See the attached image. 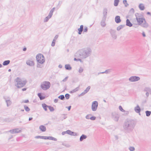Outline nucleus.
<instances>
[{"label":"nucleus","mask_w":151,"mask_h":151,"mask_svg":"<svg viewBox=\"0 0 151 151\" xmlns=\"http://www.w3.org/2000/svg\"><path fill=\"white\" fill-rule=\"evenodd\" d=\"M92 50L89 47H86L79 50L75 54V56L82 59H85L91 54Z\"/></svg>","instance_id":"obj_1"},{"label":"nucleus","mask_w":151,"mask_h":151,"mask_svg":"<svg viewBox=\"0 0 151 151\" xmlns=\"http://www.w3.org/2000/svg\"><path fill=\"white\" fill-rule=\"evenodd\" d=\"M135 124L134 121L133 120H126L124 124V129L127 132L129 133L132 132L134 129Z\"/></svg>","instance_id":"obj_2"},{"label":"nucleus","mask_w":151,"mask_h":151,"mask_svg":"<svg viewBox=\"0 0 151 151\" xmlns=\"http://www.w3.org/2000/svg\"><path fill=\"white\" fill-rule=\"evenodd\" d=\"M135 15L136 17L137 21L139 25L145 28H147L149 26L147 22L144 18H140L138 16L139 14L136 13Z\"/></svg>","instance_id":"obj_3"},{"label":"nucleus","mask_w":151,"mask_h":151,"mask_svg":"<svg viewBox=\"0 0 151 151\" xmlns=\"http://www.w3.org/2000/svg\"><path fill=\"white\" fill-rule=\"evenodd\" d=\"M15 81L16 82L15 85L18 88H21L24 86L27 82L26 80L22 81L18 77L15 79Z\"/></svg>","instance_id":"obj_4"},{"label":"nucleus","mask_w":151,"mask_h":151,"mask_svg":"<svg viewBox=\"0 0 151 151\" xmlns=\"http://www.w3.org/2000/svg\"><path fill=\"white\" fill-rule=\"evenodd\" d=\"M36 59L38 63L42 64L45 62V58L44 55L41 54H39L36 56Z\"/></svg>","instance_id":"obj_5"},{"label":"nucleus","mask_w":151,"mask_h":151,"mask_svg":"<svg viewBox=\"0 0 151 151\" xmlns=\"http://www.w3.org/2000/svg\"><path fill=\"white\" fill-rule=\"evenodd\" d=\"M50 82L47 81H45L43 82L41 85V88L44 90L48 89L50 87Z\"/></svg>","instance_id":"obj_6"},{"label":"nucleus","mask_w":151,"mask_h":151,"mask_svg":"<svg viewBox=\"0 0 151 151\" xmlns=\"http://www.w3.org/2000/svg\"><path fill=\"white\" fill-rule=\"evenodd\" d=\"M55 9V8L53 7L50 11V13L44 19V22H46L48 21L49 19L53 15V13Z\"/></svg>","instance_id":"obj_7"},{"label":"nucleus","mask_w":151,"mask_h":151,"mask_svg":"<svg viewBox=\"0 0 151 151\" xmlns=\"http://www.w3.org/2000/svg\"><path fill=\"white\" fill-rule=\"evenodd\" d=\"M3 98L5 101L7 107H9L11 105L12 102L11 100V98L9 97L4 96Z\"/></svg>","instance_id":"obj_8"},{"label":"nucleus","mask_w":151,"mask_h":151,"mask_svg":"<svg viewBox=\"0 0 151 151\" xmlns=\"http://www.w3.org/2000/svg\"><path fill=\"white\" fill-rule=\"evenodd\" d=\"M98 104V102L96 101H94L93 102L91 106V109L92 111H95L96 110Z\"/></svg>","instance_id":"obj_9"},{"label":"nucleus","mask_w":151,"mask_h":151,"mask_svg":"<svg viewBox=\"0 0 151 151\" xmlns=\"http://www.w3.org/2000/svg\"><path fill=\"white\" fill-rule=\"evenodd\" d=\"M140 79V78L139 77L133 76L130 77L129 79V80L130 82H134L137 81Z\"/></svg>","instance_id":"obj_10"},{"label":"nucleus","mask_w":151,"mask_h":151,"mask_svg":"<svg viewBox=\"0 0 151 151\" xmlns=\"http://www.w3.org/2000/svg\"><path fill=\"white\" fill-rule=\"evenodd\" d=\"M8 132H10L12 134H14L20 132H21V130H19L18 128H16L14 129L10 130Z\"/></svg>","instance_id":"obj_11"},{"label":"nucleus","mask_w":151,"mask_h":151,"mask_svg":"<svg viewBox=\"0 0 151 151\" xmlns=\"http://www.w3.org/2000/svg\"><path fill=\"white\" fill-rule=\"evenodd\" d=\"M116 32V31L115 30L112 29H111L110 31L112 37L114 39H116V35L115 34Z\"/></svg>","instance_id":"obj_12"},{"label":"nucleus","mask_w":151,"mask_h":151,"mask_svg":"<svg viewBox=\"0 0 151 151\" xmlns=\"http://www.w3.org/2000/svg\"><path fill=\"white\" fill-rule=\"evenodd\" d=\"M112 116L114 119L115 121L117 122L118 121L119 118V116L118 114L115 113H113L112 114Z\"/></svg>","instance_id":"obj_13"},{"label":"nucleus","mask_w":151,"mask_h":151,"mask_svg":"<svg viewBox=\"0 0 151 151\" xmlns=\"http://www.w3.org/2000/svg\"><path fill=\"white\" fill-rule=\"evenodd\" d=\"M106 19V18H103L101 22V25L103 27H104L106 26V24L105 22Z\"/></svg>","instance_id":"obj_14"},{"label":"nucleus","mask_w":151,"mask_h":151,"mask_svg":"<svg viewBox=\"0 0 151 151\" xmlns=\"http://www.w3.org/2000/svg\"><path fill=\"white\" fill-rule=\"evenodd\" d=\"M27 64L29 66H32L34 65V63L33 61L28 60L26 61Z\"/></svg>","instance_id":"obj_15"},{"label":"nucleus","mask_w":151,"mask_h":151,"mask_svg":"<svg viewBox=\"0 0 151 151\" xmlns=\"http://www.w3.org/2000/svg\"><path fill=\"white\" fill-rule=\"evenodd\" d=\"M107 9L106 8H104L103 9V18H106L107 15Z\"/></svg>","instance_id":"obj_16"},{"label":"nucleus","mask_w":151,"mask_h":151,"mask_svg":"<svg viewBox=\"0 0 151 151\" xmlns=\"http://www.w3.org/2000/svg\"><path fill=\"white\" fill-rule=\"evenodd\" d=\"M134 110L136 113H139V115H140V112L141 111V109L139 105H137V106L135 107Z\"/></svg>","instance_id":"obj_17"},{"label":"nucleus","mask_w":151,"mask_h":151,"mask_svg":"<svg viewBox=\"0 0 151 151\" xmlns=\"http://www.w3.org/2000/svg\"><path fill=\"white\" fill-rule=\"evenodd\" d=\"M115 20L117 23H119L121 22L120 17L119 16H117L115 17Z\"/></svg>","instance_id":"obj_18"},{"label":"nucleus","mask_w":151,"mask_h":151,"mask_svg":"<svg viewBox=\"0 0 151 151\" xmlns=\"http://www.w3.org/2000/svg\"><path fill=\"white\" fill-rule=\"evenodd\" d=\"M83 25H81L80 26V28L78 29V34L79 35H81L82 33V32L83 30Z\"/></svg>","instance_id":"obj_19"},{"label":"nucleus","mask_w":151,"mask_h":151,"mask_svg":"<svg viewBox=\"0 0 151 151\" xmlns=\"http://www.w3.org/2000/svg\"><path fill=\"white\" fill-rule=\"evenodd\" d=\"M126 25L129 27H131L132 26V24L130 22L128 19H127L126 20Z\"/></svg>","instance_id":"obj_20"},{"label":"nucleus","mask_w":151,"mask_h":151,"mask_svg":"<svg viewBox=\"0 0 151 151\" xmlns=\"http://www.w3.org/2000/svg\"><path fill=\"white\" fill-rule=\"evenodd\" d=\"M144 91L149 92L151 94V88L149 87H146L144 89Z\"/></svg>","instance_id":"obj_21"},{"label":"nucleus","mask_w":151,"mask_h":151,"mask_svg":"<svg viewBox=\"0 0 151 151\" xmlns=\"http://www.w3.org/2000/svg\"><path fill=\"white\" fill-rule=\"evenodd\" d=\"M39 129L42 131L44 132L46 131V127L43 125H40L39 127Z\"/></svg>","instance_id":"obj_22"},{"label":"nucleus","mask_w":151,"mask_h":151,"mask_svg":"<svg viewBox=\"0 0 151 151\" xmlns=\"http://www.w3.org/2000/svg\"><path fill=\"white\" fill-rule=\"evenodd\" d=\"M79 89V86L78 87H76L75 89L71 91H70V93H74L76 92L77 91H78Z\"/></svg>","instance_id":"obj_23"},{"label":"nucleus","mask_w":151,"mask_h":151,"mask_svg":"<svg viewBox=\"0 0 151 151\" xmlns=\"http://www.w3.org/2000/svg\"><path fill=\"white\" fill-rule=\"evenodd\" d=\"M87 137V136L84 134H82L80 137V141H82L84 139H86Z\"/></svg>","instance_id":"obj_24"},{"label":"nucleus","mask_w":151,"mask_h":151,"mask_svg":"<svg viewBox=\"0 0 151 151\" xmlns=\"http://www.w3.org/2000/svg\"><path fill=\"white\" fill-rule=\"evenodd\" d=\"M139 7L141 10H143L145 9V6L142 4H140L139 6Z\"/></svg>","instance_id":"obj_25"},{"label":"nucleus","mask_w":151,"mask_h":151,"mask_svg":"<svg viewBox=\"0 0 151 151\" xmlns=\"http://www.w3.org/2000/svg\"><path fill=\"white\" fill-rule=\"evenodd\" d=\"M65 68L67 70H70L72 69V67L69 64H66L65 65Z\"/></svg>","instance_id":"obj_26"},{"label":"nucleus","mask_w":151,"mask_h":151,"mask_svg":"<svg viewBox=\"0 0 151 151\" xmlns=\"http://www.w3.org/2000/svg\"><path fill=\"white\" fill-rule=\"evenodd\" d=\"M48 106L45 103L42 104V106L45 111L47 110V107H48Z\"/></svg>","instance_id":"obj_27"},{"label":"nucleus","mask_w":151,"mask_h":151,"mask_svg":"<svg viewBox=\"0 0 151 151\" xmlns=\"http://www.w3.org/2000/svg\"><path fill=\"white\" fill-rule=\"evenodd\" d=\"M10 63L9 60H6L4 61L3 63V65H8Z\"/></svg>","instance_id":"obj_28"},{"label":"nucleus","mask_w":151,"mask_h":151,"mask_svg":"<svg viewBox=\"0 0 151 151\" xmlns=\"http://www.w3.org/2000/svg\"><path fill=\"white\" fill-rule=\"evenodd\" d=\"M125 26V25H121L119 26L117 28V30L118 31L120 30L121 29L124 28Z\"/></svg>","instance_id":"obj_29"},{"label":"nucleus","mask_w":151,"mask_h":151,"mask_svg":"<svg viewBox=\"0 0 151 151\" xmlns=\"http://www.w3.org/2000/svg\"><path fill=\"white\" fill-rule=\"evenodd\" d=\"M110 72H111L110 70L108 69V70H105V71L104 72H100V73H98V74L99 75L100 74H103V73H105L107 74V73H109Z\"/></svg>","instance_id":"obj_30"},{"label":"nucleus","mask_w":151,"mask_h":151,"mask_svg":"<svg viewBox=\"0 0 151 151\" xmlns=\"http://www.w3.org/2000/svg\"><path fill=\"white\" fill-rule=\"evenodd\" d=\"M38 96L40 100H42L45 98V97L44 96H42V94L40 93H38Z\"/></svg>","instance_id":"obj_31"},{"label":"nucleus","mask_w":151,"mask_h":151,"mask_svg":"<svg viewBox=\"0 0 151 151\" xmlns=\"http://www.w3.org/2000/svg\"><path fill=\"white\" fill-rule=\"evenodd\" d=\"M119 2V0H114V5L115 6H117Z\"/></svg>","instance_id":"obj_32"},{"label":"nucleus","mask_w":151,"mask_h":151,"mask_svg":"<svg viewBox=\"0 0 151 151\" xmlns=\"http://www.w3.org/2000/svg\"><path fill=\"white\" fill-rule=\"evenodd\" d=\"M66 134H67L69 135H72L73 133V132H72L71 131L68 130L66 131Z\"/></svg>","instance_id":"obj_33"},{"label":"nucleus","mask_w":151,"mask_h":151,"mask_svg":"<svg viewBox=\"0 0 151 151\" xmlns=\"http://www.w3.org/2000/svg\"><path fill=\"white\" fill-rule=\"evenodd\" d=\"M24 107L25 110L26 111L28 112L30 111V109L26 105H24Z\"/></svg>","instance_id":"obj_34"},{"label":"nucleus","mask_w":151,"mask_h":151,"mask_svg":"<svg viewBox=\"0 0 151 151\" xmlns=\"http://www.w3.org/2000/svg\"><path fill=\"white\" fill-rule=\"evenodd\" d=\"M48 139L53 140L55 141L57 140V139L52 137H49Z\"/></svg>","instance_id":"obj_35"},{"label":"nucleus","mask_w":151,"mask_h":151,"mask_svg":"<svg viewBox=\"0 0 151 151\" xmlns=\"http://www.w3.org/2000/svg\"><path fill=\"white\" fill-rule=\"evenodd\" d=\"M146 116H149L151 114V111H145Z\"/></svg>","instance_id":"obj_36"},{"label":"nucleus","mask_w":151,"mask_h":151,"mask_svg":"<svg viewBox=\"0 0 151 151\" xmlns=\"http://www.w3.org/2000/svg\"><path fill=\"white\" fill-rule=\"evenodd\" d=\"M123 3L124 4V6L126 7H127L129 5V4L127 3L126 0H124L123 1Z\"/></svg>","instance_id":"obj_37"},{"label":"nucleus","mask_w":151,"mask_h":151,"mask_svg":"<svg viewBox=\"0 0 151 151\" xmlns=\"http://www.w3.org/2000/svg\"><path fill=\"white\" fill-rule=\"evenodd\" d=\"M58 98L61 100H63L65 99V96L63 95H62L59 96Z\"/></svg>","instance_id":"obj_38"},{"label":"nucleus","mask_w":151,"mask_h":151,"mask_svg":"<svg viewBox=\"0 0 151 151\" xmlns=\"http://www.w3.org/2000/svg\"><path fill=\"white\" fill-rule=\"evenodd\" d=\"M48 107L51 111H53L54 110V109L53 107L51 106H48Z\"/></svg>","instance_id":"obj_39"},{"label":"nucleus","mask_w":151,"mask_h":151,"mask_svg":"<svg viewBox=\"0 0 151 151\" xmlns=\"http://www.w3.org/2000/svg\"><path fill=\"white\" fill-rule=\"evenodd\" d=\"M83 68L81 67H80L78 70V72L80 73H81L83 72Z\"/></svg>","instance_id":"obj_40"},{"label":"nucleus","mask_w":151,"mask_h":151,"mask_svg":"<svg viewBox=\"0 0 151 151\" xmlns=\"http://www.w3.org/2000/svg\"><path fill=\"white\" fill-rule=\"evenodd\" d=\"M129 150L130 151H134L135 150V148L133 147H130L129 148Z\"/></svg>","instance_id":"obj_41"},{"label":"nucleus","mask_w":151,"mask_h":151,"mask_svg":"<svg viewBox=\"0 0 151 151\" xmlns=\"http://www.w3.org/2000/svg\"><path fill=\"white\" fill-rule=\"evenodd\" d=\"M88 30V28L86 26H84V29H83V32H87Z\"/></svg>","instance_id":"obj_42"},{"label":"nucleus","mask_w":151,"mask_h":151,"mask_svg":"<svg viewBox=\"0 0 151 151\" xmlns=\"http://www.w3.org/2000/svg\"><path fill=\"white\" fill-rule=\"evenodd\" d=\"M70 95L68 93H66L65 95L66 99H68L70 98Z\"/></svg>","instance_id":"obj_43"},{"label":"nucleus","mask_w":151,"mask_h":151,"mask_svg":"<svg viewBox=\"0 0 151 151\" xmlns=\"http://www.w3.org/2000/svg\"><path fill=\"white\" fill-rule=\"evenodd\" d=\"M81 59V58L77 59L76 58H75L74 59V60L76 61H80L81 62H82V60Z\"/></svg>","instance_id":"obj_44"},{"label":"nucleus","mask_w":151,"mask_h":151,"mask_svg":"<svg viewBox=\"0 0 151 151\" xmlns=\"http://www.w3.org/2000/svg\"><path fill=\"white\" fill-rule=\"evenodd\" d=\"M119 109L122 112H124L125 111L122 108V107L121 106H119Z\"/></svg>","instance_id":"obj_45"},{"label":"nucleus","mask_w":151,"mask_h":151,"mask_svg":"<svg viewBox=\"0 0 151 151\" xmlns=\"http://www.w3.org/2000/svg\"><path fill=\"white\" fill-rule=\"evenodd\" d=\"M35 138L36 139L40 138L43 139V136H37L35 137Z\"/></svg>","instance_id":"obj_46"},{"label":"nucleus","mask_w":151,"mask_h":151,"mask_svg":"<svg viewBox=\"0 0 151 151\" xmlns=\"http://www.w3.org/2000/svg\"><path fill=\"white\" fill-rule=\"evenodd\" d=\"M55 40H53L51 44V46L52 47H54L55 45Z\"/></svg>","instance_id":"obj_47"},{"label":"nucleus","mask_w":151,"mask_h":151,"mask_svg":"<svg viewBox=\"0 0 151 151\" xmlns=\"http://www.w3.org/2000/svg\"><path fill=\"white\" fill-rule=\"evenodd\" d=\"M134 12V10L133 8H131L129 11V12L133 14Z\"/></svg>","instance_id":"obj_48"},{"label":"nucleus","mask_w":151,"mask_h":151,"mask_svg":"<svg viewBox=\"0 0 151 151\" xmlns=\"http://www.w3.org/2000/svg\"><path fill=\"white\" fill-rule=\"evenodd\" d=\"M96 119V117L95 116H92L90 118V119L92 120H94Z\"/></svg>","instance_id":"obj_49"},{"label":"nucleus","mask_w":151,"mask_h":151,"mask_svg":"<svg viewBox=\"0 0 151 151\" xmlns=\"http://www.w3.org/2000/svg\"><path fill=\"white\" fill-rule=\"evenodd\" d=\"M62 3V1H59L58 3V4L57 6V7H58V8H59L61 4Z\"/></svg>","instance_id":"obj_50"},{"label":"nucleus","mask_w":151,"mask_h":151,"mask_svg":"<svg viewBox=\"0 0 151 151\" xmlns=\"http://www.w3.org/2000/svg\"><path fill=\"white\" fill-rule=\"evenodd\" d=\"M91 88V87L90 86H88L87 88L85 89L87 92H88L90 90Z\"/></svg>","instance_id":"obj_51"},{"label":"nucleus","mask_w":151,"mask_h":151,"mask_svg":"<svg viewBox=\"0 0 151 151\" xmlns=\"http://www.w3.org/2000/svg\"><path fill=\"white\" fill-rule=\"evenodd\" d=\"M91 88V87L90 86H88L87 88L85 89L87 92H88L90 90Z\"/></svg>","instance_id":"obj_52"},{"label":"nucleus","mask_w":151,"mask_h":151,"mask_svg":"<svg viewBox=\"0 0 151 151\" xmlns=\"http://www.w3.org/2000/svg\"><path fill=\"white\" fill-rule=\"evenodd\" d=\"M39 63H38L37 65V68H42V66L40 65Z\"/></svg>","instance_id":"obj_53"},{"label":"nucleus","mask_w":151,"mask_h":151,"mask_svg":"<svg viewBox=\"0 0 151 151\" xmlns=\"http://www.w3.org/2000/svg\"><path fill=\"white\" fill-rule=\"evenodd\" d=\"M73 135H72V136H78V134L76 132H74L73 133Z\"/></svg>","instance_id":"obj_54"},{"label":"nucleus","mask_w":151,"mask_h":151,"mask_svg":"<svg viewBox=\"0 0 151 151\" xmlns=\"http://www.w3.org/2000/svg\"><path fill=\"white\" fill-rule=\"evenodd\" d=\"M58 35H56L55 36L53 40L56 41V40L58 39Z\"/></svg>","instance_id":"obj_55"},{"label":"nucleus","mask_w":151,"mask_h":151,"mask_svg":"<svg viewBox=\"0 0 151 151\" xmlns=\"http://www.w3.org/2000/svg\"><path fill=\"white\" fill-rule=\"evenodd\" d=\"M68 76L66 77L64 79H63L62 80V81L63 82H65V81H66L67 80V79H68Z\"/></svg>","instance_id":"obj_56"},{"label":"nucleus","mask_w":151,"mask_h":151,"mask_svg":"<svg viewBox=\"0 0 151 151\" xmlns=\"http://www.w3.org/2000/svg\"><path fill=\"white\" fill-rule=\"evenodd\" d=\"M49 137H46V136H43V139H48Z\"/></svg>","instance_id":"obj_57"},{"label":"nucleus","mask_w":151,"mask_h":151,"mask_svg":"<svg viewBox=\"0 0 151 151\" xmlns=\"http://www.w3.org/2000/svg\"><path fill=\"white\" fill-rule=\"evenodd\" d=\"M86 93L84 92H83L81 94H80L79 96H82L84 95Z\"/></svg>","instance_id":"obj_58"},{"label":"nucleus","mask_w":151,"mask_h":151,"mask_svg":"<svg viewBox=\"0 0 151 151\" xmlns=\"http://www.w3.org/2000/svg\"><path fill=\"white\" fill-rule=\"evenodd\" d=\"M89 115H87L86 116V118L87 119H90V117H89Z\"/></svg>","instance_id":"obj_59"},{"label":"nucleus","mask_w":151,"mask_h":151,"mask_svg":"<svg viewBox=\"0 0 151 151\" xmlns=\"http://www.w3.org/2000/svg\"><path fill=\"white\" fill-rule=\"evenodd\" d=\"M66 107L68 108V111H70L71 109V106H70L68 107Z\"/></svg>","instance_id":"obj_60"},{"label":"nucleus","mask_w":151,"mask_h":151,"mask_svg":"<svg viewBox=\"0 0 151 151\" xmlns=\"http://www.w3.org/2000/svg\"><path fill=\"white\" fill-rule=\"evenodd\" d=\"M142 36L143 37H146V35L145 34V33L144 32H143L142 33Z\"/></svg>","instance_id":"obj_61"},{"label":"nucleus","mask_w":151,"mask_h":151,"mask_svg":"<svg viewBox=\"0 0 151 151\" xmlns=\"http://www.w3.org/2000/svg\"><path fill=\"white\" fill-rule=\"evenodd\" d=\"M58 99H55L54 100V102L55 103H57L58 102Z\"/></svg>","instance_id":"obj_62"},{"label":"nucleus","mask_w":151,"mask_h":151,"mask_svg":"<svg viewBox=\"0 0 151 151\" xmlns=\"http://www.w3.org/2000/svg\"><path fill=\"white\" fill-rule=\"evenodd\" d=\"M146 95L147 96V97L149 96V92H146Z\"/></svg>","instance_id":"obj_63"},{"label":"nucleus","mask_w":151,"mask_h":151,"mask_svg":"<svg viewBox=\"0 0 151 151\" xmlns=\"http://www.w3.org/2000/svg\"><path fill=\"white\" fill-rule=\"evenodd\" d=\"M66 131H65V132H63L62 133V134L63 135H64L65 134H66Z\"/></svg>","instance_id":"obj_64"}]
</instances>
